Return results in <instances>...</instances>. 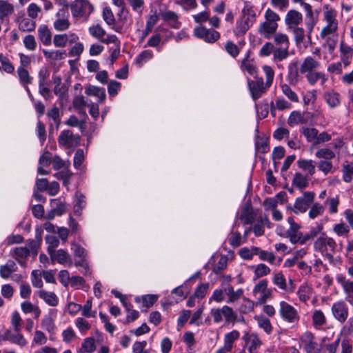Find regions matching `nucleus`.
I'll return each mask as SVG.
<instances>
[{
    "label": "nucleus",
    "instance_id": "obj_1",
    "mask_svg": "<svg viewBox=\"0 0 353 353\" xmlns=\"http://www.w3.org/2000/svg\"><path fill=\"white\" fill-rule=\"evenodd\" d=\"M336 11L328 5L323 6V20L325 26L322 28L320 37L324 41L323 47L332 53L337 45L339 34L337 33L339 22Z\"/></svg>",
    "mask_w": 353,
    "mask_h": 353
},
{
    "label": "nucleus",
    "instance_id": "obj_2",
    "mask_svg": "<svg viewBox=\"0 0 353 353\" xmlns=\"http://www.w3.org/2000/svg\"><path fill=\"white\" fill-rule=\"evenodd\" d=\"M313 249L329 261H332L334 255L338 251V245L332 237L327 236L325 233H322L314 241Z\"/></svg>",
    "mask_w": 353,
    "mask_h": 353
},
{
    "label": "nucleus",
    "instance_id": "obj_3",
    "mask_svg": "<svg viewBox=\"0 0 353 353\" xmlns=\"http://www.w3.org/2000/svg\"><path fill=\"white\" fill-rule=\"evenodd\" d=\"M252 294L256 305H263L272 298V290L268 288V281L262 279L254 286Z\"/></svg>",
    "mask_w": 353,
    "mask_h": 353
},
{
    "label": "nucleus",
    "instance_id": "obj_4",
    "mask_svg": "<svg viewBox=\"0 0 353 353\" xmlns=\"http://www.w3.org/2000/svg\"><path fill=\"white\" fill-rule=\"evenodd\" d=\"M278 312L281 319L288 323L296 324L299 321L300 316L296 308L285 301L279 302Z\"/></svg>",
    "mask_w": 353,
    "mask_h": 353
},
{
    "label": "nucleus",
    "instance_id": "obj_5",
    "mask_svg": "<svg viewBox=\"0 0 353 353\" xmlns=\"http://www.w3.org/2000/svg\"><path fill=\"white\" fill-rule=\"evenodd\" d=\"M344 145L343 139L342 137H336L333 139L330 143V147H325L319 149L315 152V157L318 159L324 160H330L335 157L336 154L334 150H339Z\"/></svg>",
    "mask_w": 353,
    "mask_h": 353
},
{
    "label": "nucleus",
    "instance_id": "obj_6",
    "mask_svg": "<svg viewBox=\"0 0 353 353\" xmlns=\"http://www.w3.org/2000/svg\"><path fill=\"white\" fill-rule=\"evenodd\" d=\"M39 243L34 240H29L26 246L17 247L12 250L13 256L20 262V259H26L32 254L37 256Z\"/></svg>",
    "mask_w": 353,
    "mask_h": 353
},
{
    "label": "nucleus",
    "instance_id": "obj_7",
    "mask_svg": "<svg viewBox=\"0 0 353 353\" xmlns=\"http://www.w3.org/2000/svg\"><path fill=\"white\" fill-rule=\"evenodd\" d=\"M70 9L74 17L87 18L92 12L94 8L88 0H75L70 5Z\"/></svg>",
    "mask_w": 353,
    "mask_h": 353
},
{
    "label": "nucleus",
    "instance_id": "obj_8",
    "mask_svg": "<svg viewBox=\"0 0 353 353\" xmlns=\"http://www.w3.org/2000/svg\"><path fill=\"white\" fill-rule=\"evenodd\" d=\"M248 86L254 101L261 98L270 88V86H267V84L264 83L261 77L257 78L255 80L248 79Z\"/></svg>",
    "mask_w": 353,
    "mask_h": 353
},
{
    "label": "nucleus",
    "instance_id": "obj_9",
    "mask_svg": "<svg viewBox=\"0 0 353 353\" xmlns=\"http://www.w3.org/2000/svg\"><path fill=\"white\" fill-rule=\"evenodd\" d=\"M70 14L67 8H60L54 15L53 21L54 28L59 32L65 31L69 29L70 22Z\"/></svg>",
    "mask_w": 353,
    "mask_h": 353
},
{
    "label": "nucleus",
    "instance_id": "obj_10",
    "mask_svg": "<svg viewBox=\"0 0 353 353\" xmlns=\"http://www.w3.org/2000/svg\"><path fill=\"white\" fill-rule=\"evenodd\" d=\"M314 196L313 192H305L302 196L296 198L293 207L294 212L295 214L305 212L313 202Z\"/></svg>",
    "mask_w": 353,
    "mask_h": 353
},
{
    "label": "nucleus",
    "instance_id": "obj_11",
    "mask_svg": "<svg viewBox=\"0 0 353 353\" xmlns=\"http://www.w3.org/2000/svg\"><path fill=\"white\" fill-rule=\"evenodd\" d=\"M79 136L74 135L72 131L69 130L61 131L58 137L59 144L65 148H75L79 145Z\"/></svg>",
    "mask_w": 353,
    "mask_h": 353
},
{
    "label": "nucleus",
    "instance_id": "obj_12",
    "mask_svg": "<svg viewBox=\"0 0 353 353\" xmlns=\"http://www.w3.org/2000/svg\"><path fill=\"white\" fill-rule=\"evenodd\" d=\"M72 250L73 251L74 255L75 257L79 258V259L75 261V265L77 267H81L82 270H81L82 273L84 274H90V269L88 268V263H86V251L85 250L81 247L79 244L73 243L72 247Z\"/></svg>",
    "mask_w": 353,
    "mask_h": 353
},
{
    "label": "nucleus",
    "instance_id": "obj_13",
    "mask_svg": "<svg viewBox=\"0 0 353 353\" xmlns=\"http://www.w3.org/2000/svg\"><path fill=\"white\" fill-rule=\"evenodd\" d=\"M299 346L302 347L306 353H314L316 352V351H320V347L315 341L314 335L310 332H305L299 338Z\"/></svg>",
    "mask_w": 353,
    "mask_h": 353
},
{
    "label": "nucleus",
    "instance_id": "obj_14",
    "mask_svg": "<svg viewBox=\"0 0 353 353\" xmlns=\"http://www.w3.org/2000/svg\"><path fill=\"white\" fill-rule=\"evenodd\" d=\"M194 35L208 43H213L220 37L219 32L214 30L207 29L203 26L196 27L194 29Z\"/></svg>",
    "mask_w": 353,
    "mask_h": 353
},
{
    "label": "nucleus",
    "instance_id": "obj_15",
    "mask_svg": "<svg viewBox=\"0 0 353 353\" xmlns=\"http://www.w3.org/2000/svg\"><path fill=\"white\" fill-rule=\"evenodd\" d=\"M334 317L339 322L344 323L348 316V307L343 301L334 303L331 307Z\"/></svg>",
    "mask_w": 353,
    "mask_h": 353
},
{
    "label": "nucleus",
    "instance_id": "obj_16",
    "mask_svg": "<svg viewBox=\"0 0 353 353\" xmlns=\"http://www.w3.org/2000/svg\"><path fill=\"white\" fill-rule=\"evenodd\" d=\"M242 339L245 341V346L250 353H256L257 350L262 345L261 340L255 333L245 332Z\"/></svg>",
    "mask_w": 353,
    "mask_h": 353
},
{
    "label": "nucleus",
    "instance_id": "obj_17",
    "mask_svg": "<svg viewBox=\"0 0 353 353\" xmlns=\"http://www.w3.org/2000/svg\"><path fill=\"white\" fill-rule=\"evenodd\" d=\"M20 331L21 330H6L4 334V339L21 347H23L27 345L28 342Z\"/></svg>",
    "mask_w": 353,
    "mask_h": 353
},
{
    "label": "nucleus",
    "instance_id": "obj_18",
    "mask_svg": "<svg viewBox=\"0 0 353 353\" xmlns=\"http://www.w3.org/2000/svg\"><path fill=\"white\" fill-rule=\"evenodd\" d=\"M302 21V14L296 10H290L285 14V23L288 29L299 26Z\"/></svg>",
    "mask_w": 353,
    "mask_h": 353
},
{
    "label": "nucleus",
    "instance_id": "obj_19",
    "mask_svg": "<svg viewBox=\"0 0 353 353\" xmlns=\"http://www.w3.org/2000/svg\"><path fill=\"white\" fill-rule=\"evenodd\" d=\"M320 62L313 57L309 56L304 59L300 65L299 72L301 74H306L316 71L320 66Z\"/></svg>",
    "mask_w": 353,
    "mask_h": 353
},
{
    "label": "nucleus",
    "instance_id": "obj_20",
    "mask_svg": "<svg viewBox=\"0 0 353 353\" xmlns=\"http://www.w3.org/2000/svg\"><path fill=\"white\" fill-rule=\"evenodd\" d=\"M278 23L264 21L260 24L258 32L264 38L269 39L273 34L276 33Z\"/></svg>",
    "mask_w": 353,
    "mask_h": 353
},
{
    "label": "nucleus",
    "instance_id": "obj_21",
    "mask_svg": "<svg viewBox=\"0 0 353 353\" xmlns=\"http://www.w3.org/2000/svg\"><path fill=\"white\" fill-rule=\"evenodd\" d=\"M240 68L243 72H247L249 75L252 77H255L257 74V69L255 62L253 59H251L248 53L246 54L245 57L242 60Z\"/></svg>",
    "mask_w": 353,
    "mask_h": 353
},
{
    "label": "nucleus",
    "instance_id": "obj_22",
    "mask_svg": "<svg viewBox=\"0 0 353 353\" xmlns=\"http://www.w3.org/2000/svg\"><path fill=\"white\" fill-rule=\"evenodd\" d=\"M52 260L57 261L60 264H68V266L72 265V261L70 254L64 250L60 249L50 254Z\"/></svg>",
    "mask_w": 353,
    "mask_h": 353
},
{
    "label": "nucleus",
    "instance_id": "obj_23",
    "mask_svg": "<svg viewBox=\"0 0 353 353\" xmlns=\"http://www.w3.org/2000/svg\"><path fill=\"white\" fill-rule=\"evenodd\" d=\"M337 281L341 282L346 301L353 304V281L345 280L341 276L337 277Z\"/></svg>",
    "mask_w": 353,
    "mask_h": 353
},
{
    "label": "nucleus",
    "instance_id": "obj_24",
    "mask_svg": "<svg viewBox=\"0 0 353 353\" xmlns=\"http://www.w3.org/2000/svg\"><path fill=\"white\" fill-rule=\"evenodd\" d=\"M340 53L341 61L345 66H347L353 57V49L343 41H341L340 43Z\"/></svg>",
    "mask_w": 353,
    "mask_h": 353
},
{
    "label": "nucleus",
    "instance_id": "obj_25",
    "mask_svg": "<svg viewBox=\"0 0 353 353\" xmlns=\"http://www.w3.org/2000/svg\"><path fill=\"white\" fill-rule=\"evenodd\" d=\"M85 93L88 96H93L97 97L98 99L99 103H103L106 97L104 88L92 85H90L85 88Z\"/></svg>",
    "mask_w": 353,
    "mask_h": 353
},
{
    "label": "nucleus",
    "instance_id": "obj_26",
    "mask_svg": "<svg viewBox=\"0 0 353 353\" xmlns=\"http://www.w3.org/2000/svg\"><path fill=\"white\" fill-rule=\"evenodd\" d=\"M340 205V199L338 195L327 197L325 202L324 206L327 208L330 214H336L339 212V206Z\"/></svg>",
    "mask_w": 353,
    "mask_h": 353
},
{
    "label": "nucleus",
    "instance_id": "obj_27",
    "mask_svg": "<svg viewBox=\"0 0 353 353\" xmlns=\"http://www.w3.org/2000/svg\"><path fill=\"white\" fill-rule=\"evenodd\" d=\"M38 296L50 306H56L59 303L57 296L52 292L41 290L37 292Z\"/></svg>",
    "mask_w": 353,
    "mask_h": 353
},
{
    "label": "nucleus",
    "instance_id": "obj_28",
    "mask_svg": "<svg viewBox=\"0 0 353 353\" xmlns=\"http://www.w3.org/2000/svg\"><path fill=\"white\" fill-rule=\"evenodd\" d=\"M296 163L300 169L307 172V176L314 174L316 168L314 162L312 159H300Z\"/></svg>",
    "mask_w": 353,
    "mask_h": 353
},
{
    "label": "nucleus",
    "instance_id": "obj_29",
    "mask_svg": "<svg viewBox=\"0 0 353 353\" xmlns=\"http://www.w3.org/2000/svg\"><path fill=\"white\" fill-rule=\"evenodd\" d=\"M162 19L167 21L169 25L174 29H179L181 27V22L178 20V14L170 10L165 11L161 14Z\"/></svg>",
    "mask_w": 353,
    "mask_h": 353
},
{
    "label": "nucleus",
    "instance_id": "obj_30",
    "mask_svg": "<svg viewBox=\"0 0 353 353\" xmlns=\"http://www.w3.org/2000/svg\"><path fill=\"white\" fill-rule=\"evenodd\" d=\"M17 74L19 83L22 87H28V85L32 83L33 78L30 76L26 68H23V67H18L17 69Z\"/></svg>",
    "mask_w": 353,
    "mask_h": 353
},
{
    "label": "nucleus",
    "instance_id": "obj_31",
    "mask_svg": "<svg viewBox=\"0 0 353 353\" xmlns=\"http://www.w3.org/2000/svg\"><path fill=\"white\" fill-rule=\"evenodd\" d=\"M300 132L305 137L306 141L309 143H313L316 145L319 131L314 128L303 126L301 128Z\"/></svg>",
    "mask_w": 353,
    "mask_h": 353
},
{
    "label": "nucleus",
    "instance_id": "obj_32",
    "mask_svg": "<svg viewBox=\"0 0 353 353\" xmlns=\"http://www.w3.org/2000/svg\"><path fill=\"white\" fill-rule=\"evenodd\" d=\"M17 269L18 268L15 262L8 261L5 265L0 267V276L4 279H8Z\"/></svg>",
    "mask_w": 353,
    "mask_h": 353
},
{
    "label": "nucleus",
    "instance_id": "obj_33",
    "mask_svg": "<svg viewBox=\"0 0 353 353\" xmlns=\"http://www.w3.org/2000/svg\"><path fill=\"white\" fill-rule=\"evenodd\" d=\"M43 54L46 59L58 61L66 57L67 54L65 50H43Z\"/></svg>",
    "mask_w": 353,
    "mask_h": 353
},
{
    "label": "nucleus",
    "instance_id": "obj_34",
    "mask_svg": "<svg viewBox=\"0 0 353 353\" xmlns=\"http://www.w3.org/2000/svg\"><path fill=\"white\" fill-rule=\"evenodd\" d=\"M306 79L311 85H314L319 80L321 81V84L323 85L327 79L324 73L316 70L306 73Z\"/></svg>",
    "mask_w": 353,
    "mask_h": 353
},
{
    "label": "nucleus",
    "instance_id": "obj_35",
    "mask_svg": "<svg viewBox=\"0 0 353 353\" xmlns=\"http://www.w3.org/2000/svg\"><path fill=\"white\" fill-rule=\"evenodd\" d=\"M38 37L45 46H49L52 42V34L50 29L45 25L40 26L38 28Z\"/></svg>",
    "mask_w": 353,
    "mask_h": 353
},
{
    "label": "nucleus",
    "instance_id": "obj_36",
    "mask_svg": "<svg viewBox=\"0 0 353 353\" xmlns=\"http://www.w3.org/2000/svg\"><path fill=\"white\" fill-rule=\"evenodd\" d=\"M312 319V325L316 329H321L326 323L325 316L320 310H316L313 312Z\"/></svg>",
    "mask_w": 353,
    "mask_h": 353
},
{
    "label": "nucleus",
    "instance_id": "obj_37",
    "mask_svg": "<svg viewBox=\"0 0 353 353\" xmlns=\"http://www.w3.org/2000/svg\"><path fill=\"white\" fill-rule=\"evenodd\" d=\"M309 179L307 175L300 172H296L292 179V185L299 190H303L308 186Z\"/></svg>",
    "mask_w": 353,
    "mask_h": 353
},
{
    "label": "nucleus",
    "instance_id": "obj_38",
    "mask_svg": "<svg viewBox=\"0 0 353 353\" xmlns=\"http://www.w3.org/2000/svg\"><path fill=\"white\" fill-rule=\"evenodd\" d=\"M224 292L228 297L227 302L229 303L237 301L243 295V290L242 289L234 290V288L231 285L225 287L224 288Z\"/></svg>",
    "mask_w": 353,
    "mask_h": 353
},
{
    "label": "nucleus",
    "instance_id": "obj_39",
    "mask_svg": "<svg viewBox=\"0 0 353 353\" xmlns=\"http://www.w3.org/2000/svg\"><path fill=\"white\" fill-rule=\"evenodd\" d=\"M14 12V6L6 0H0V19L12 15Z\"/></svg>",
    "mask_w": 353,
    "mask_h": 353
},
{
    "label": "nucleus",
    "instance_id": "obj_40",
    "mask_svg": "<svg viewBox=\"0 0 353 353\" xmlns=\"http://www.w3.org/2000/svg\"><path fill=\"white\" fill-rule=\"evenodd\" d=\"M50 202L51 208L55 210L57 216H61L66 212V203L61 198L51 199Z\"/></svg>",
    "mask_w": 353,
    "mask_h": 353
},
{
    "label": "nucleus",
    "instance_id": "obj_41",
    "mask_svg": "<svg viewBox=\"0 0 353 353\" xmlns=\"http://www.w3.org/2000/svg\"><path fill=\"white\" fill-rule=\"evenodd\" d=\"M250 28L249 18H242L236 21L234 33L236 36L244 34Z\"/></svg>",
    "mask_w": 353,
    "mask_h": 353
},
{
    "label": "nucleus",
    "instance_id": "obj_42",
    "mask_svg": "<svg viewBox=\"0 0 353 353\" xmlns=\"http://www.w3.org/2000/svg\"><path fill=\"white\" fill-rule=\"evenodd\" d=\"M272 283L274 285L278 287L280 290L288 292V288L286 283V279L285 276L282 272H275L273 274L272 277Z\"/></svg>",
    "mask_w": 353,
    "mask_h": 353
},
{
    "label": "nucleus",
    "instance_id": "obj_43",
    "mask_svg": "<svg viewBox=\"0 0 353 353\" xmlns=\"http://www.w3.org/2000/svg\"><path fill=\"white\" fill-rule=\"evenodd\" d=\"M290 55L289 48L274 47L273 51V59L274 61H282Z\"/></svg>",
    "mask_w": 353,
    "mask_h": 353
},
{
    "label": "nucleus",
    "instance_id": "obj_44",
    "mask_svg": "<svg viewBox=\"0 0 353 353\" xmlns=\"http://www.w3.org/2000/svg\"><path fill=\"white\" fill-rule=\"evenodd\" d=\"M254 319L256 321L259 327L263 329L267 334H270L272 331V325L270 321L263 315L256 316Z\"/></svg>",
    "mask_w": 353,
    "mask_h": 353
},
{
    "label": "nucleus",
    "instance_id": "obj_45",
    "mask_svg": "<svg viewBox=\"0 0 353 353\" xmlns=\"http://www.w3.org/2000/svg\"><path fill=\"white\" fill-rule=\"evenodd\" d=\"M324 99L332 108H336L340 104L339 94L334 91L326 92L324 95Z\"/></svg>",
    "mask_w": 353,
    "mask_h": 353
},
{
    "label": "nucleus",
    "instance_id": "obj_46",
    "mask_svg": "<svg viewBox=\"0 0 353 353\" xmlns=\"http://www.w3.org/2000/svg\"><path fill=\"white\" fill-rule=\"evenodd\" d=\"M276 47H290V40L287 34L281 32H276L273 36Z\"/></svg>",
    "mask_w": 353,
    "mask_h": 353
},
{
    "label": "nucleus",
    "instance_id": "obj_47",
    "mask_svg": "<svg viewBox=\"0 0 353 353\" xmlns=\"http://www.w3.org/2000/svg\"><path fill=\"white\" fill-rule=\"evenodd\" d=\"M280 88L282 93L291 101L294 103L299 102V97L297 94L293 91L290 85L287 83H281Z\"/></svg>",
    "mask_w": 353,
    "mask_h": 353
},
{
    "label": "nucleus",
    "instance_id": "obj_48",
    "mask_svg": "<svg viewBox=\"0 0 353 353\" xmlns=\"http://www.w3.org/2000/svg\"><path fill=\"white\" fill-rule=\"evenodd\" d=\"M36 23L30 18H23L19 21V29L23 32H32L35 29Z\"/></svg>",
    "mask_w": 353,
    "mask_h": 353
},
{
    "label": "nucleus",
    "instance_id": "obj_49",
    "mask_svg": "<svg viewBox=\"0 0 353 353\" xmlns=\"http://www.w3.org/2000/svg\"><path fill=\"white\" fill-rule=\"evenodd\" d=\"M325 211V206L320 203H314L308 212V216L311 219H314L319 216L323 215Z\"/></svg>",
    "mask_w": 353,
    "mask_h": 353
},
{
    "label": "nucleus",
    "instance_id": "obj_50",
    "mask_svg": "<svg viewBox=\"0 0 353 353\" xmlns=\"http://www.w3.org/2000/svg\"><path fill=\"white\" fill-rule=\"evenodd\" d=\"M323 230V223H317L316 226L312 227L310 230L304 235L303 242H307L309 240L313 239L316 237L318 234H322Z\"/></svg>",
    "mask_w": 353,
    "mask_h": 353
},
{
    "label": "nucleus",
    "instance_id": "obj_51",
    "mask_svg": "<svg viewBox=\"0 0 353 353\" xmlns=\"http://www.w3.org/2000/svg\"><path fill=\"white\" fill-rule=\"evenodd\" d=\"M239 336L240 334L237 330H232V332L225 334L224 336L223 346L232 350L233 343L239 337Z\"/></svg>",
    "mask_w": 353,
    "mask_h": 353
},
{
    "label": "nucleus",
    "instance_id": "obj_52",
    "mask_svg": "<svg viewBox=\"0 0 353 353\" xmlns=\"http://www.w3.org/2000/svg\"><path fill=\"white\" fill-rule=\"evenodd\" d=\"M258 247L243 248L239 250L238 254L244 260H251L254 255H256Z\"/></svg>",
    "mask_w": 353,
    "mask_h": 353
},
{
    "label": "nucleus",
    "instance_id": "obj_53",
    "mask_svg": "<svg viewBox=\"0 0 353 353\" xmlns=\"http://www.w3.org/2000/svg\"><path fill=\"white\" fill-rule=\"evenodd\" d=\"M153 52L150 50L142 51L135 59V62L140 67L153 58Z\"/></svg>",
    "mask_w": 353,
    "mask_h": 353
},
{
    "label": "nucleus",
    "instance_id": "obj_54",
    "mask_svg": "<svg viewBox=\"0 0 353 353\" xmlns=\"http://www.w3.org/2000/svg\"><path fill=\"white\" fill-rule=\"evenodd\" d=\"M239 219L243 221L244 225L252 224L254 219L252 209L248 207L243 208Z\"/></svg>",
    "mask_w": 353,
    "mask_h": 353
},
{
    "label": "nucleus",
    "instance_id": "obj_55",
    "mask_svg": "<svg viewBox=\"0 0 353 353\" xmlns=\"http://www.w3.org/2000/svg\"><path fill=\"white\" fill-rule=\"evenodd\" d=\"M333 232L338 236H346L350 232L349 226L343 223H339L333 225Z\"/></svg>",
    "mask_w": 353,
    "mask_h": 353
},
{
    "label": "nucleus",
    "instance_id": "obj_56",
    "mask_svg": "<svg viewBox=\"0 0 353 353\" xmlns=\"http://www.w3.org/2000/svg\"><path fill=\"white\" fill-rule=\"evenodd\" d=\"M72 176V173L69 168H65L61 171L56 172L54 176L59 180H63V184L67 186L70 183V179Z\"/></svg>",
    "mask_w": 353,
    "mask_h": 353
},
{
    "label": "nucleus",
    "instance_id": "obj_57",
    "mask_svg": "<svg viewBox=\"0 0 353 353\" xmlns=\"http://www.w3.org/2000/svg\"><path fill=\"white\" fill-rule=\"evenodd\" d=\"M288 30L292 32L294 39L296 45H299L303 43L305 38V30L303 28L296 26Z\"/></svg>",
    "mask_w": 353,
    "mask_h": 353
},
{
    "label": "nucleus",
    "instance_id": "obj_58",
    "mask_svg": "<svg viewBox=\"0 0 353 353\" xmlns=\"http://www.w3.org/2000/svg\"><path fill=\"white\" fill-rule=\"evenodd\" d=\"M96 349L94 339L92 337H88L83 340L81 345V352L92 353Z\"/></svg>",
    "mask_w": 353,
    "mask_h": 353
},
{
    "label": "nucleus",
    "instance_id": "obj_59",
    "mask_svg": "<svg viewBox=\"0 0 353 353\" xmlns=\"http://www.w3.org/2000/svg\"><path fill=\"white\" fill-rule=\"evenodd\" d=\"M222 313L223 316L227 323H234L236 319V314L234 313L232 308L228 305L222 307Z\"/></svg>",
    "mask_w": 353,
    "mask_h": 353
},
{
    "label": "nucleus",
    "instance_id": "obj_60",
    "mask_svg": "<svg viewBox=\"0 0 353 353\" xmlns=\"http://www.w3.org/2000/svg\"><path fill=\"white\" fill-rule=\"evenodd\" d=\"M46 242L48 244V252L50 254L55 251V249L59 245V239L52 235H48L46 236Z\"/></svg>",
    "mask_w": 353,
    "mask_h": 353
},
{
    "label": "nucleus",
    "instance_id": "obj_61",
    "mask_svg": "<svg viewBox=\"0 0 353 353\" xmlns=\"http://www.w3.org/2000/svg\"><path fill=\"white\" fill-rule=\"evenodd\" d=\"M88 31L93 37L99 40L105 35V30L99 24L90 27Z\"/></svg>",
    "mask_w": 353,
    "mask_h": 353
},
{
    "label": "nucleus",
    "instance_id": "obj_62",
    "mask_svg": "<svg viewBox=\"0 0 353 353\" xmlns=\"http://www.w3.org/2000/svg\"><path fill=\"white\" fill-rule=\"evenodd\" d=\"M70 162L69 161H63L59 156H54L52 159V167L54 170H59L61 168H69Z\"/></svg>",
    "mask_w": 353,
    "mask_h": 353
},
{
    "label": "nucleus",
    "instance_id": "obj_63",
    "mask_svg": "<svg viewBox=\"0 0 353 353\" xmlns=\"http://www.w3.org/2000/svg\"><path fill=\"white\" fill-rule=\"evenodd\" d=\"M41 326L50 334L54 333L56 327L53 319L50 316H46L42 319Z\"/></svg>",
    "mask_w": 353,
    "mask_h": 353
},
{
    "label": "nucleus",
    "instance_id": "obj_64",
    "mask_svg": "<svg viewBox=\"0 0 353 353\" xmlns=\"http://www.w3.org/2000/svg\"><path fill=\"white\" fill-rule=\"evenodd\" d=\"M303 122V117L300 112L293 111L290 114L288 123L290 125L293 126Z\"/></svg>",
    "mask_w": 353,
    "mask_h": 353
}]
</instances>
